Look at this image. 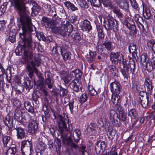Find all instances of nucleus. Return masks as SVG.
I'll list each match as a JSON object with an SVG mask.
<instances>
[{
	"instance_id": "23",
	"label": "nucleus",
	"mask_w": 155,
	"mask_h": 155,
	"mask_svg": "<svg viewBox=\"0 0 155 155\" xmlns=\"http://www.w3.org/2000/svg\"><path fill=\"white\" fill-rule=\"evenodd\" d=\"M24 106L28 112L31 113L32 114L34 113V109L30 103L28 101H25L24 104Z\"/></svg>"
},
{
	"instance_id": "18",
	"label": "nucleus",
	"mask_w": 155,
	"mask_h": 155,
	"mask_svg": "<svg viewBox=\"0 0 155 155\" xmlns=\"http://www.w3.org/2000/svg\"><path fill=\"white\" fill-rule=\"evenodd\" d=\"M4 121L5 125L9 128V130L13 131L14 128V126H13L12 118H11L9 116H8L5 117V119L4 120Z\"/></svg>"
},
{
	"instance_id": "46",
	"label": "nucleus",
	"mask_w": 155,
	"mask_h": 155,
	"mask_svg": "<svg viewBox=\"0 0 155 155\" xmlns=\"http://www.w3.org/2000/svg\"><path fill=\"white\" fill-rule=\"evenodd\" d=\"M45 82L49 89L52 88L54 85V82L51 79L48 78L47 79H45Z\"/></svg>"
},
{
	"instance_id": "50",
	"label": "nucleus",
	"mask_w": 155,
	"mask_h": 155,
	"mask_svg": "<svg viewBox=\"0 0 155 155\" xmlns=\"http://www.w3.org/2000/svg\"><path fill=\"white\" fill-rule=\"evenodd\" d=\"M36 36L39 41L42 40L45 41L46 40V38L42 32H37L36 33Z\"/></svg>"
},
{
	"instance_id": "47",
	"label": "nucleus",
	"mask_w": 155,
	"mask_h": 155,
	"mask_svg": "<svg viewBox=\"0 0 155 155\" xmlns=\"http://www.w3.org/2000/svg\"><path fill=\"white\" fill-rule=\"evenodd\" d=\"M78 3L80 7L82 8H87L88 5L86 1L84 0H78Z\"/></svg>"
},
{
	"instance_id": "35",
	"label": "nucleus",
	"mask_w": 155,
	"mask_h": 155,
	"mask_svg": "<svg viewBox=\"0 0 155 155\" xmlns=\"http://www.w3.org/2000/svg\"><path fill=\"white\" fill-rule=\"evenodd\" d=\"M33 86V84L30 80H28L24 84V88H25L28 92L32 88Z\"/></svg>"
},
{
	"instance_id": "57",
	"label": "nucleus",
	"mask_w": 155,
	"mask_h": 155,
	"mask_svg": "<svg viewBox=\"0 0 155 155\" xmlns=\"http://www.w3.org/2000/svg\"><path fill=\"white\" fill-rule=\"evenodd\" d=\"M43 109L45 114L44 116H46L47 117H50V114L49 113V110L47 109L46 105H44L43 106Z\"/></svg>"
},
{
	"instance_id": "42",
	"label": "nucleus",
	"mask_w": 155,
	"mask_h": 155,
	"mask_svg": "<svg viewBox=\"0 0 155 155\" xmlns=\"http://www.w3.org/2000/svg\"><path fill=\"white\" fill-rule=\"evenodd\" d=\"M90 2L91 5L94 6L98 7L101 5V3L99 0H87Z\"/></svg>"
},
{
	"instance_id": "26",
	"label": "nucleus",
	"mask_w": 155,
	"mask_h": 155,
	"mask_svg": "<svg viewBox=\"0 0 155 155\" xmlns=\"http://www.w3.org/2000/svg\"><path fill=\"white\" fill-rule=\"evenodd\" d=\"M72 74L73 77H75L76 79L74 80H78L79 81L81 78L82 73L80 69H77L72 71Z\"/></svg>"
},
{
	"instance_id": "33",
	"label": "nucleus",
	"mask_w": 155,
	"mask_h": 155,
	"mask_svg": "<svg viewBox=\"0 0 155 155\" xmlns=\"http://www.w3.org/2000/svg\"><path fill=\"white\" fill-rule=\"evenodd\" d=\"M63 23L64 24L66 31L69 34L73 30L72 25L70 24L67 21L66 22L64 21Z\"/></svg>"
},
{
	"instance_id": "38",
	"label": "nucleus",
	"mask_w": 155,
	"mask_h": 155,
	"mask_svg": "<svg viewBox=\"0 0 155 155\" xmlns=\"http://www.w3.org/2000/svg\"><path fill=\"white\" fill-rule=\"evenodd\" d=\"M60 90L59 94L61 97H64L67 95L68 93V90L67 89L63 87L61 85H59Z\"/></svg>"
},
{
	"instance_id": "19",
	"label": "nucleus",
	"mask_w": 155,
	"mask_h": 155,
	"mask_svg": "<svg viewBox=\"0 0 155 155\" xmlns=\"http://www.w3.org/2000/svg\"><path fill=\"white\" fill-rule=\"evenodd\" d=\"M105 121L108 122L111 124L114 127H119L120 126V121L116 119L115 120L114 118L113 120H110L108 119V117L106 116V115H104V117H103Z\"/></svg>"
},
{
	"instance_id": "2",
	"label": "nucleus",
	"mask_w": 155,
	"mask_h": 155,
	"mask_svg": "<svg viewBox=\"0 0 155 155\" xmlns=\"http://www.w3.org/2000/svg\"><path fill=\"white\" fill-rule=\"evenodd\" d=\"M58 122V124L59 131L61 134V136L64 140H66L69 131L71 136H72L74 139L76 143H78L81 138V132L77 129H75L73 134L72 131L73 127L72 124H69V121L68 116L66 118L62 115L58 114L57 117Z\"/></svg>"
},
{
	"instance_id": "6",
	"label": "nucleus",
	"mask_w": 155,
	"mask_h": 155,
	"mask_svg": "<svg viewBox=\"0 0 155 155\" xmlns=\"http://www.w3.org/2000/svg\"><path fill=\"white\" fill-rule=\"evenodd\" d=\"M52 31L55 34L61 35L64 38L69 35V34L66 31L64 24V23H63L60 27H54L52 28Z\"/></svg>"
},
{
	"instance_id": "63",
	"label": "nucleus",
	"mask_w": 155,
	"mask_h": 155,
	"mask_svg": "<svg viewBox=\"0 0 155 155\" xmlns=\"http://www.w3.org/2000/svg\"><path fill=\"white\" fill-rule=\"evenodd\" d=\"M61 46H59L57 45H55V46H54L53 48L52 51L55 53H58V51L61 52Z\"/></svg>"
},
{
	"instance_id": "14",
	"label": "nucleus",
	"mask_w": 155,
	"mask_h": 155,
	"mask_svg": "<svg viewBox=\"0 0 155 155\" xmlns=\"http://www.w3.org/2000/svg\"><path fill=\"white\" fill-rule=\"evenodd\" d=\"M124 25L130 29L133 34H136L137 33V30L136 29L133 20H130L129 21H125Z\"/></svg>"
},
{
	"instance_id": "34",
	"label": "nucleus",
	"mask_w": 155,
	"mask_h": 155,
	"mask_svg": "<svg viewBox=\"0 0 155 155\" xmlns=\"http://www.w3.org/2000/svg\"><path fill=\"white\" fill-rule=\"evenodd\" d=\"M102 45L108 51H112L114 48L112 43L110 41H105L103 43Z\"/></svg>"
},
{
	"instance_id": "30",
	"label": "nucleus",
	"mask_w": 155,
	"mask_h": 155,
	"mask_svg": "<svg viewBox=\"0 0 155 155\" xmlns=\"http://www.w3.org/2000/svg\"><path fill=\"white\" fill-rule=\"evenodd\" d=\"M17 151L16 146L13 145L11 147L9 148L6 152V155H14Z\"/></svg>"
},
{
	"instance_id": "61",
	"label": "nucleus",
	"mask_w": 155,
	"mask_h": 155,
	"mask_svg": "<svg viewBox=\"0 0 155 155\" xmlns=\"http://www.w3.org/2000/svg\"><path fill=\"white\" fill-rule=\"evenodd\" d=\"M6 9V5L4 4L2 5L0 8V15H2L5 12Z\"/></svg>"
},
{
	"instance_id": "45",
	"label": "nucleus",
	"mask_w": 155,
	"mask_h": 155,
	"mask_svg": "<svg viewBox=\"0 0 155 155\" xmlns=\"http://www.w3.org/2000/svg\"><path fill=\"white\" fill-rule=\"evenodd\" d=\"M116 112L113 109H111L108 113L109 120H113L114 118V116L116 114Z\"/></svg>"
},
{
	"instance_id": "8",
	"label": "nucleus",
	"mask_w": 155,
	"mask_h": 155,
	"mask_svg": "<svg viewBox=\"0 0 155 155\" xmlns=\"http://www.w3.org/2000/svg\"><path fill=\"white\" fill-rule=\"evenodd\" d=\"M13 130V131L14 132H16V136L18 139L21 140L25 137L26 133L25 129L21 127H18L15 125Z\"/></svg>"
},
{
	"instance_id": "11",
	"label": "nucleus",
	"mask_w": 155,
	"mask_h": 155,
	"mask_svg": "<svg viewBox=\"0 0 155 155\" xmlns=\"http://www.w3.org/2000/svg\"><path fill=\"white\" fill-rule=\"evenodd\" d=\"M41 24L46 28H51L52 29L54 27V22L51 21V19L47 17H43L41 21Z\"/></svg>"
},
{
	"instance_id": "22",
	"label": "nucleus",
	"mask_w": 155,
	"mask_h": 155,
	"mask_svg": "<svg viewBox=\"0 0 155 155\" xmlns=\"http://www.w3.org/2000/svg\"><path fill=\"white\" fill-rule=\"evenodd\" d=\"M143 15L144 17L146 19H149L151 16V13L149 8L145 6L143 4Z\"/></svg>"
},
{
	"instance_id": "21",
	"label": "nucleus",
	"mask_w": 155,
	"mask_h": 155,
	"mask_svg": "<svg viewBox=\"0 0 155 155\" xmlns=\"http://www.w3.org/2000/svg\"><path fill=\"white\" fill-rule=\"evenodd\" d=\"M141 100V104L142 107L145 109L147 108L150 106V98L148 96H147L146 97L144 98L140 97Z\"/></svg>"
},
{
	"instance_id": "51",
	"label": "nucleus",
	"mask_w": 155,
	"mask_h": 155,
	"mask_svg": "<svg viewBox=\"0 0 155 155\" xmlns=\"http://www.w3.org/2000/svg\"><path fill=\"white\" fill-rule=\"evenodd\" d=\"M107 135L108 136L109 139L111 140H113L115 135V132L113 130L110 129L108 131Z\"/></svg>"
},
{
	"instance_id": "62",
	"label": "nucleus",
	"mask_w": 155,
	"mask_h": 155,
	"mask_svg": "<svg viewBox=\"0 0 155 155\" xmlns=\"http://www.w3.org/2000/svg\"><path fill=\"white\" fill-rule=\"evenodd\" d=\"M115 108L119 112V113H120V112H122L124 111L123 110V108L120 106V103L115 105Z\"/></svg>"
},
{
	"instance_id": "25",
	"label": "nucleus",
	"mask_w": 155,
	"mask_h": 155,
	"mask_svg": "<svg viewBox=\"0 0 155 155\" xmlns=\"http://www.w3.org/2000/svg\"><path fill=\"white\" fill-rule=\"evenodd\" d=\"M110 74L114 76L118 75V71L116 67L113 65H110L108 67Z\"/></svg>"
},
{
	"instance_id": "59",
	"label": "nucleus",
	"mask_w": 155,
	"mask_h": 155,
	"mask_svg": "<svg viewBox=\"0 0 155 155\" xmlns=\"http://www.w3.org/2000/svg\"><path fill=\"white\" fill-rule=\"evenodd\" d=\"M134 19L136 23L137 24L140 22L141 21L142 19V17L137 14H135L134 17Z\"/></svg>"
},
{
	"instance_id": "31",
	"label": "nucleus",
	"mask_w": 155,
	"mask_h": 155,
	"mask_svg": "<svg viewBox=\"0 0 155 155\" xmlns=\"http://www.w3.org/2000/svg\"><path fill=\"white\" fill-rule=\"evenodd\" d=\"M105 142L104 141L102 142L100 141H97L95 143V150L99 151L101 149L102 150V148L105 147Z\"/></svg>"
},
{
	"instance_id": "36",
	"label": "nucleus",
	"mask_w": 155,
	"mask_h": 155,
	"mask_svg": "<svg viewBox=\"0 0 155 155\" xmlns=\"http://www.w3.org/2000/svg\"><path fill=\"white\" fill-rule=\"evenodd\" d=\"M129 51L133 55H135L137 54V48L135 45L133 43H131L129 47Z\"/></svg>"
},
{
	"instance_id": "27",
	"label": "nucleus",
	"mask_w": 155,
	"mask_h": 155,
	"mask_svg": "<svg viewBox=\"0 0 155 155\" xmlns=\"http://www.w3.org/2000/svg\"><path fill=\"white\" fill-rule=\"evenodd\" d=\"M65 6L68 9H70L72 11L78 10V8L70 2L66 1L64 3Z\"/></svg>"
},
{
	"instance_id": "60",
	"label": "nucleus",
	"mask_w": 155,
	"mask_h": 155,
	"mask_svg": "<svg viewBox=\"0 0 155 155\" xmlns=\"http://www.w3.org/2000/svg\"><path fill=\"white\" fill-rule=\"evenodd\" d=\"M74 101L73 100L71 101H69L68 104V105L69 106V109L71 114H72L73 112L74 104Z\"/></svg>"
},
{
	"instance_id": "64",
	"label": "nucleus",
	"mask_w": 155,
	"mask_h": 155,
	"mask_svg": "<svg viewBox=\"0 0 155 155\" xmlns=\"http://www.w3.org/2000/svg\"><path fill=\"white\" fill-rule=\"evenodd\" d=\"M12 32H10L9 33V37L8 39L9 41L12 43H13L15 40V35H12Z\"/></svg>"
},
{
	"instance_id": "24",
	"label": "nucleus",
	"mask_w": 155,
	"mask_h": 155,
	"mask_svg": "<svg viewBox=\"0 0 155 155\" xmlns=\"http://www.w3.org/2000/svg\"><path fill=\"white\" fill-rule=\"evenodd\" d=\"M120 97L119 94H112L111 101L113 104L115 105L120 103Z\"/></svg>"
},
{
	"instance_id": "41",
	"label": "nucleus",
	"mask_w": 155,
	"mask_h": 155,
	"mask_svg": "<svg viewBox=\"0 0 155 155\" xmlns=\"http://www.w3.org/2000/svg\"><path fill=\"white\" fill-rule=\"evenodd\" d=\"M119 7L124 9L125 11H127L129 9V5L127 2L123 1L122 4H120L118 5Z\"/></svg>"
},
{
	"instance_id": "48",
	"label": "nucleus",
	"mask_w": 155,
	"mask_h": 155,
	"mask_svg": "<svg viewBox=\"0 0 155 155\" xmlns=\"http://www.w3.org/2000/svg\"><path fill=\"white\" fill-rule=\"evenodd\" d=\"M37 147L39 150L43 151L46 148L45 144L42 141H39L37 144Z\"/></svg>"
},
{
	"instance_id": "29",
	"label": "nucleus",
	"mask_w": 155,
	"mask_h": 155,
	"mask_svg": "<svg viewBox=\"0 0 155 155\" xmlns=\"http://www.w3.org/2000/svg\"><path fill=\"white\" fill-rule=\"evenodd\" d=\"M55 146L56 148L57 153L58 154H60L61 146V140L60 139L57 138L55 139Z\"/></svg>"
},
{
	"instance_id": "53",
	"label": "nucleus",
	"mask_w": 155,
	"mask_h": 155,
	"mask_svg": "<svg viewBox=\"0 0 155 155\" xmlns=\"http://www.w3.org/2000/svg\"><path fill=\"white\" fill-rule=\"evenodd\" d=\"M58 13L59 15H60L61 17L65 16V11L63 7L61 6L60 7L58 8Z\"/></svg>"
},
{
	"instance_id": "20",
	"label": "nucleus",
	"mask_w": 155,
	"mask_h": 155,
	"mask_svg": "<svg viewBox=\"0 0 155 155\" xmlns=\"http://www.w3.org/2000/svg\"><path fill=\"white\" fill-rule=\"evenodd\" d=\"M61 74L63 75L62 77V79L64 83L66 84H68L72 79V76L71 74H66V71H64L61 72Z\"/></svg>"
},
{
	"instance_id": "16",
	"label": "nucleus",
	"mask_w": 155,
	"mask_h": 155,
	"mask_svg": "<svg viewBox=\"0 0 155 155\" xmlns=\"http://www.w3.org/2000/svg\"><path fill=\"white\" fill-rule=\"evenodd\" d=\"M80 27L83 31H87L89 32L92 30V27L90 22L87 19L84 20Z\"/></svg>"
},
{
	"instance_id": "28",
	"label": "nucleus",
	"mask_w": 155,
	"mask_h": 155,
	"mask_svg": "<svg viewBox=\"0 0 155 155\" xmlns=\"http://www.w3.org/2000/svg\"><path fill=\"white\" fill-rule=\"evenodd\" d=\"M94 126V124L92 123L88 125L86 130L88 133L92 134H94L95 133L96 130L95 129Z\"/></svg>"
},
{
	"instance_id": "39",
	"label": "nucleus",
	"mask_w": 155,
	"mask_h": 155,
	"mask_svg": "<svg viewBox=\"0 0 155 155\" xmlns=\"http://www.w3.org/2000/svg\"><path fill=\"white\" fill-rule=\"evenodd\" d=\"M149 64L147 70L149 71H151L153 69H155V60L153 59L151 60L150 63Z\"/></svg>"
},
{
	"instance_id": "56",
	"label": "nucleus",
	"mask_w": 155,
	"mask_h": 155,
	"mask_svg": "<svg viewBox=\"0 0 155 155\" xmlns=\"http://www.w3.org/2000/svg\"><path fill=\"white\" fill-rule=\"evenodd\" d=\"M88 98L87 94L84 93L80 97V101L81 103H83L86 102Z\"/></svg>"
},
{
	"instance_id": "13",
	"label": "nucleus",
	"mask_w": 155,
	"mask_h": 155,
	"mask_svg": "<svg viewBox=\"0 0 155 155\" xmlns=\"http://www.w3.org/2000/svg\"><path fill=\"white\" fill-rule=\"evenodd\" d=\"M69 86L71 88L78 92L81 88L82 85L79 82L78 80H74L70 83Z\"/></svg>"
},
{
	"instance_id": "5",
	"label": "nucleus",
	"mask_w": 155,
	"mask_h": 155,
	"mask_svg": "<svg viewBox=\"0 0 155 155\" xmlns=\"http://www.w3.org/2000/svg\"><path fill=\"white\" fill-rule=\"evenodd\" d=\"M109 57L112 63L117 65L120 68H121L122 64L126 59L125 58L124 55L120 52H112Z\"/></svg>"
},
{
	"instance_id": "32",
	"label": "nucleus",
	"mask_w": 155,
	"mask_h": 155,
	"mask_svg": "<svg viewBox=\"0 0 155 155\" xmlns=\"http://www.w3.org/2000/svg\"><path fill=\"white\" fill-rule=\"evenodd\" d=\"M112 9L114 13L119 18L121 19L123 18V15L118 7H114Z\"/></svg>"
},
{
	"instance_id": "58",
	"label": "nucleus",
	"mask_w": 155,
	"mask_h": 155,
	"mask_svg": "<svg viewBox=\"0 0 155 155\" xmlns=\"http://www.w3.org/2000/svg\"><path fill=\"white\" fill-rule=\"evenodd\" d=\"M131 5L132 8L136 10H137L138 8V4L136 0H130Z\"/></svg>"
},
{
	"instance_id": "40",
	"label": "nucleus",
	"mask_w": 155,
	"mask_h": 155,
	"mask_svg": "<svg viewBox=\"0 0 155 155\" xmlns=\"http://www.w3.org/2000/svg\"><path fill=\"white\" fill-rule=\"evenodd\" d=\"M72 37L73 40L76 41V42H79L81 40V38L79 33H73Z\"/></svg>"
},
{
	"instance_id": "10",
	"label": "nucleus",
	"mask_w": 155,
	"mask_h": 155,
	"mask_svg": "<svg viewBox=\"0 0 155 155\" xmlns=\"http://www.w3.org/2000/svg\"><path fill=\"white\" fill-rule=\"evenodd\" d=\"M38 123L37 121L32 119H31L28 124V131L32 134H35L37 131L38 128Z\"/></svg>"
},
{
	"instance_id": "1",
	"label": "nucleus",
	"mask_w": 155,
	"mask_h": 155,
	"mask_svg": "<svg viewBox=\"0 0 155 155\" xmlns=\"http://www.w3.org/2000/svg\"><path fill=\"white\" fill-rule=\"evenodd\" d=\"M26 0H9L20 16L22 30V32L19 33L20 38L22 41H32L31 32L35 28L31 24V19L25 14Z\"/></svg>"
},
{
	"instance_id": "3",
	"label": "nucleus",
	"mask_w": 155,
	"mask_h": 155,
	"mask_svg": "<svg viewBox=\"0 0 155 155\" xmlns=\"http://www.w3.org/2000/svg\"><path fill=\"white\" fill-rule=\"evenodd\" d=\"M101 24L107 31L112 30L114 32H117L118 30V25L117 21L110 15L103 17L100 15L98 17Z\"/></svg>"
},
{
	"instance_id": "52",
	"label": "nucleus",
	"mask_w": 155,
	"mask_h": 155,
	"mask_svg": "<svg viewBox=\"0 0 155 155\" xmlns=\"http://www.w3.org/2000/svg\"><path fill=\"white\" fill-rule=\"evenodd\" d=\"M39 92L34 91L33 94L32 95V98L35 102H37L38 98L39 97L38 95Z\"/></svg>"
},
{
	"instance_id": "9",
	"label": "nucleus",
	"mask_w": 155,
	"mask_h": 155,
	"mask_svg": "<svg viewBox=\"0 0 155 155\" xmlns=\"http://www.w3.org/2000/svg\"><path fill=\"white\" fill-rule=\"evenodd\" d=\"M110 89L112 94H119L121 92L122 86L118 82H114L110 83Z\"/></svg>"
},
{
	"instance_id": "12",
	"label": "nucleus",
	"mask_w": 155,
	"mask_h": 155,
	"mask_svg": "<svg viewBox=\"0 0 155 155\" xmlns=\"http://www.w3.org/2000/svg\"><path fill=\"white\" fill-rule=\"evenodd\" d=\"M140 60L142 62L143 65L145 67L146 69L148 68V66L150 62V57L146 53H143L140 55Z\"/></svg>"
},
{
	"instance_id": "44",
	"label": "nucleus",
	"mask_w": 155,
	"mask_h": 155,
	"mask_svg": "<svg viewBox=\"0 0 155 155\" xmlns=\"http://www.w3.org/2000/svg\"><path fill=\"white\" fill-rule=\"evenodd\" d=\"M147 45L149 49H150L152 50L155 47V41L153 40H149L147 42Z\"/></svg>"
},
{
	"instance_id": "4",
	"label": "nucleus",
	"mask_w": 155,
	"mask_h": 155,
	"mask_svg": "<svg viewBox=\"0 0 155 155\" xmlns=\"http://www.w3.org/2000/svg\"><path fill=\"white\" fill-rule=\"evenodd\" d=\"M122 64L121 68L120 70L122 74L125 78H127L128 76L130 73L133 74L135 70V63L132 59H126Z\"/></svg>"
},
{
	"instance_id": "17",
	"label": "nucleus",
	"mask_w": 155,
	"mask_h": 155,
	"mask_svg": "<svg viewBox=\"0 0 155 155\" xmlns=\"http://www.w3.org/2000/svg\"><path fill=\"white\" fill-rule=\"evenodd\" d=\"M128 116L131 118V121L133 119H138V112L135 108H132L128 110Z\"/></svg>"
},
{
	"instance_id": "49",
	"label": "nucleus",
	"mask_w": 155,
	"mask_h": 155,
	"mask_svg": "<svg viewBox=\"0 0 155 155\" xmlns=\"http://www.w3.org/2000/svg\"><path fill=\"white\" fill-rule=\"evenodd\" d=\"M64 59L65 60L70 59L71 58L70 55L71 53L68 51H64L63 53L61 54Z\"/></svg>"
},
{
	"instance_id": "55",
	"label": "nucleus",
	"mask_w": 155,
	"mask_h": 155,
	"mask_svg": "<svg viewBox=\"0 0 155 155\" xmlns=\"http://www.w3.org/2000/svg\"><path fill=\"white\" fill-rule=\"evenodd\" d=\"M40 9V7L37 5L33 6L32 8V12L35 14H37Z\"/></svg>"
},
{
	"instance_id": "43",
	"label": "nucleus",
	"mask_w": 155,
	"mask_h": 155,
	"mask_svg": "<svg viewBox=\"0 0 155 155\" xmlns=\"http://www.w3.org/2000/svg\"><path fill=\"white\" fill-rule=\"evenodd\" d=\"M119 119L122 121H127V114L124 111L119 113Z\"/></svg>"
},
{
	"instance_id": "7",
	"label": "nucleus",
	"mask_w": 155,
	"mask_h": 155,
	"mask_svg": "<svg viewBox=\"0 0 155 155\" xmlns=\"http://www.w3.org/2000/svg\"><path fill=\"white\" fill-rule=\"evenodd\" d=\"M144 87L146 92L148 94H151L153 88V82L152 80L149 77H146L144 79Z\"/></svg>"
},
{
	"instance_id": "54",
	"label": "nucleus",
	"mask_w": 155,
	"mask_h": 155,
	"mask_svg": "<svg viewBox=\"0 0 155 155\" xmlns=\"http://www.w3.org/2000/svg\"><path fill=\"white\" fill-rule=\"evenodd\" d=\"M10 137L8 136H4L3 138V143L4 146H7V144L10 142Z\"/></svg>"
},
{
	"instance_id": "15",
	"label": "nucleus",
	"mask_w": 155,
	"mask_h": 155,
	"mask_svg": "<svg viewBox=\"0 0 155 155\" xmlns=\"http://www.w3.org/2000/svg\"><path fill=\"white\" fill-rule=\"evenodd\" d=\"M22 112L19 109H15L14 114L15 119L21 123H23L26 122L25 119L24 118L22 117Z\"/></svg>"
},
{
	"instance_id": "37",
	"label": "nucleus",
	"mask_w": 155,
	"mask_h": 155,
	"mask_svg": "<svg viewBox=\"0 0 155 155\" xmlns=\"http://www.w3.org/2000/svg\"><path fill=\"white\" fill-rule=\"evenodd\" d=\"M96 28L99 37L101 38H103L104 37V35L102 27L100 25H97L96 26Z\"/></svg>"
}]
</instances>
